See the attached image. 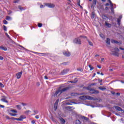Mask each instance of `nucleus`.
Listing matches in <instances>:
<instances>
[{
    "label": "nucleus",
    "mask_w": 124,
    "mask_h": 124,
    "mask_svg": "<svg viewBox=\"0 0 124 124\" xmlns=\"http://www.w3.org/2000/svg\"><path fill=\"white\" fill-rule=\"evenodd\" d=\"M95 15V13H94V12H93L92 13V14H91V19H94Z\"/></svg>",
    "instance_id": "obj_16"
},
{
    "label": "nucleus",
    "mask_w": 124,
    "mask_h": 124,
    "mask_svg": "<svg viewBox=\"0 0 124 124\" xmlns=\"http://www.w3.org/2000/svg\"><path fill=\"white\" fill-rule=\"evenodd\" d=\"M3 28L5 31H7V28H6V26H5V25H3Z\"/></svg>",
    "instance_id": "obj_34"
},
{
    "label": "nucleus",
    "mask_w": 124,
    "mask_h": 124,
    "mask_svg": "<svg viewBox=\"0 0 124 124\" xmlns=\"http://www.w3.org/2000/svg\"><path fill=\"white\" fill-rule=\"evenodd\" d=\"M78 71H83V69H82V68L78 69Z\"/></svg>",
    "instance_id": "obj_57"
},
{
    "label": "nucleus",
    "mask_w": 124,
    "mask_h": 124,
    "mask_svg": "<svg viewBox=\"0 0 124 124\" xmlns=\"http://www.w3.org/2000/svg\"><path fill=\"white\" fill-rule=\"evenodd\" d=\"M31 124H35V121L32 120V121H31Z\"/></svg>",
    "instance_id": "obj_55"
},
{
    "label": "nucleus",
    "mask_w": 124,
    "mask_h": 124,
    "mask_svg": "<svg viewBox=\"0 0 124 124\" xmlns=\"http://www.w3.org/2000/svg\"><path fill=\"white\" fill-rule=\"evenodd\" d=\"M34 112L36 114H38V110H34Z\"/></svg>",
    "instance_id": "obj_56"
},
{
    "label": "nucleus",
    "mask_w": 124,
    "mask_h": 124,
    "mask_svg": "<svg viewBox=\"0 0 124 124\" xmlns=\"http://www.w3.org/2000/svg\"><path fill=\"white\" fill-rule=\"evenodd\" d=\"M74 43H76V44H79L80 45L81 43V40L79 38H76L74 40Z\"/></svg>",
    "instance_id": "obj_6"
},
{
    "label": "nucleus",
    "mask_w": 124,
    "mask_h": 124,
    "mask_svg": "<svg viewBox=\"0 0 124 124\" xmlns=\"http://www.w3.org/2000/svg\"><path fill=\"white\" fill-rule=\"evenodd\" d=\"M66 108H67L68 109H72V108H73V107L68 106V107H66Z\"/></svg>",
    "instance_id": "obj_50"
},
{
    "label": "nucleus",
    "mask_w": 124,
    "mask_h": 124,
    "mask_svg": "<svg viewBox=\"0 0 124 124\" xmlns=\"http://www.w3.org/2000/svg\"><path fill=\"white\" fill-rule=\"evenodd\" d=\"M18 9H20L21 11L23 10H25V8H24V7H23L20 5H19L18 6Z\"/></svg>",
    "instance_id": "obj_22"
},
{
    "label": "nucleus",
    "mask_w": 124,
    "mask_h": 124,
    "mask_svg": "<svg viewBox=\"0 0 124 124\" xmlns=\"http://www.w3.org/2000/svg\"><path fill=\"white\" fill-rule=\"evenodd\" d=\"M22 105H23V106H26L27 105L26 103H21Z\"/></svg>",
    "instance_id": "obj_52"
},
{
    "label": "nucleus",
    "mask_w": 124,
    "mask_h": 124,
    "mask_svg": "<svg viewBox=\"0 0 124 124\" xmlns=\"http://www.w3.org/2000/svg\"><path fill=\"white\" fill-rule=\"evenodd\" d=\"M45 5L49 8H54L55 7V4L50 3H45Z\"/></svg>",
    "instance_id": "obj_5"
},
{
    "label": "nucleus",
    "mask_w": 124,
    "mask_h": 124,
    "mask_svg": "<svg viewBox=\"0 0 124 124\" xmlns=\"http://www.w3.org/2000/svg\"><path fill=\"white\" fill-rule=\"evenodd\" d=\"M77 82H78V80H77L76 81H70L69 82L70 83H77Z\"/></svg>",
    "instance_id": "obj_40"
},
{
    "label": "nucleus",
    "mask_w": 124,
    "mask_h": 124,
    "mask_svg": "<svg viewBox=\"0 0 124 124\" xmlns=\"http://www.w3.org/2000/svg\"><path fill=\"white\" fill-rule=\"evenodd\" d=\"M24 119H26V116L24 115H21L19 118H16V120L19 121V122H22Z\"/></svg>",
    "instance_id": "obj_7"
},
{
    "label": "nucleus",
    "mask_w": 124,
    "mask_h": 124,
    "mask_svg": "<svg viewBox=\"0 0 124 124\" xmlns=\"http://www.w3.org/2000/svg\"><path fill=\"white\" fill-rule=\"evenodd\" d=\"M16 118H14V117H12V118H11V120H14V121H15V120H16Z\"/></svg>",
    "instance_id": "obj_54"
},
{
    "label": "nucleus",
    "mask_w": 124,
    "mask_h": 124,
    "mask_svg": "<svg viewBox=\"0 0 124 124\" xmlns=\"http://www.w3.org/2000/svg\"><path fill=\"white\" fill-rule=\"evenodd\" d=\"M1 101H2V102H5L6 103H8V101L6 100V98H2L0 99Z\"/></svg>",
    "instance_id": "obj_12"
},
{
    "label": "nucleus",
    "mask_w": 124,
    "mask_h": 124,
    "mask_svg": "<svg viewBox=\"0 0 124 124\" xmlns=\"http://www.w3.org/2000/svg\"><path fill=\"white\" fill-rule=\"evenodd\" d=\"M3 23L5 25H7V24L8 23L7 21H6V20H4L3 21Z\"/></svg>",
    "instance_id": "obj_41"
},
{
    "label": "nucleus",
    "mask_w": 124,
    "mask_h": 124,
    "mask_svg": "<svg viewBox=\"0 0 124 124\" xmlns=\"http://www.w3.org/2000/svg\"><path fill=\"white\" fill-rule=\"evenodd\" d=\"M11 112H12V113H17V111L16 110V109H12L11 110Z\"/></svg>",
    "instance_id": "obj_33"
},
{
    "label": "nucleus",
    "mask_w": 124,
    "mask_h": 124,
    "mask_svg": "<svg viewBox=\"0 0 124 124\" xmlns=\"http://www.w3.org/2000/svg\"><path fill=\"white\" fill-rule=\"evenodd\" d=\"M68 71H69V69H66L63 70L62 72V75H64V74H66V73H67V72H68Z\"/></svg>",
    "instance_id": "obj_10"
},
{
    "label": "nucleus",
    "mask_w": 124,
    "mask_h": 124,
    "mask_svg": "<svg viewBox=\"0 0 124 124\" xmlns=\"http://www.w3.org/2000/svg\"><path fill=\"white\" fill-rule=\"evenodd\" d=\"M16 107L18 110H21L22 109V107H21V105H16Z\"/></svg>",
    "instance_id": "obj_21"
},
{
    "label": "nucleus",
    "mask_w": 124,
    "mask_h": 124,
    "mask_svg": "<svg viewBox=\"0 0 124 124\" xmlns=\"http://www.w3.org/2000/svg\"><path fill=\"white\" fill-rule=\"evenodd\" d=\"M88 66H89V67H90L91 71L93 70V69H94V67L92 66V65H91V64H89L88 65Z\"/></svg>",
    "instance_id": "obj_27"
},
{
    "label": "nucleus",
    "mask_w": 124,
    "mask_h": 124,
    "mask_svg": "<svg viewBox=\"0 0 124 124\" xmlns=\"http://www.w3.org/2000/svg\"><path fill=\"white\" fill-rule=\"evenodd\" d=\"M0 49L3 50V51H7V48L3 46H0Z\"/></svg>",
    "instance_id": "obj_17"
},
{
    "label": "nucleus",
    "mask_w": 124,
    "mask_h": 124,
    "mask_svg": "<svg viewBox=\"0 0 124 124\" xmlns=\"http://www.w3.org/2000/svg\"><path fill=\"white\" fill-rule=\"evenodd\" d=\"M100 37H101L102 38H104V35L103 34H100Z\"/></svg>",
    "instance_id": "obj_44"
},
{
    "label": "nucleus",
    "mask_w": 124,
    "mask_h": 124,
    "mask_svg": "<svg viewBox=\"0 0 124 124\" xmlns=\"http://www.w3.org/2000/svg\"><path fill=\"white\" fill-rule=\"evenodd\" d=\"M35 119H39V116L38 115H36L35 117Z\"/></svg>",
    "instance_id": "obj_59"
},
{
    "label": "nucleus",
    "mask_w": 124,
    "mask_h": 124,
    "mask_svg": "<svg viewBox=\"0 0 124 124\" xmlns=\"http://www.w3.org/2000/svg\"><path fill=\"white\" fill-rule=\"evenodd\" d=\"M5 118L7 119V120H11V118H9V116H6Z\"/></svg>",
    "instance_id": "obj_46"
},
{
    "label": "nucleus",
    "mask_w": 124,
    "mask_h": 124,
    "mask_svg": "<svg viewBox=\"0 0 124 124\" xmlns=\"http://www.w3.org/2000/svg\"><path fill=\"white\" fill-rule=\"evenodd\" d=\"M80 99L84 100L86 99H88L89 100H97V98L92 97L91 96H82L80 97Z\"/></svg>",
    "instance_id": "obj_2"
},
{
    "label": "nucleus",
    "mask_w": 124,
    "mask_h": 124,
    "mask_svg": "<svg viewBox=\"0 0 124 124\" xmlns=\"http://www.w3.org/2000/svg\"><path fill=\"white\" fill-rule=\"evenodd\" d=\"M97 67H98V68H101V66H100L99 65H97Z\"/></svg>",
    "instance_id": "obj_62"
},
{
    "label": "nucleus",
    "mask_w": 124,
    "mask_h": 124,
    "mask_svg": "<svg viewBox=\"0 0 124 124\" xmlns=\"http://www.w3.org/2000/svg\"><path fill=\"white\" fill-rule=\"evenodd\" d=\"M36 86H37V87H39V86H40V83L38 82H37Z\"/></svg>",
    "instance_id": "obj_49"
},
{
    "label": "nucleus",
    "mask_w": 124,
    "mask_h": 124,
    "mask_svg": "<svg viewBox=\"0 0 124 124\" xmlns=\"http://www.w3.org/2000/svg\"><path fill=\"white\" fill-rule=\"evenodd\" d=\"M0 60L2 61V60H3V58L2 56H0Z\"/></svg>",
    "instance_id": "obj_61"
},
{
    "label": "nucleus",
    "mask_w": 124,
    "mask_h": 124,
    "mask_svg": "<svg viewBox=\"0 0 124 124\" xmlns=\"http://www.w3.org/2000/svg\"><path fill=\"white\" fill-rule=\"evenodd\" d=\"M10 115H11L13 117L17 116V114H16V113H10Z\"/></svg>",
    "instance_id": "obj_38"
},
{
    "label": "nucleus",
    "mask_w": 124,
    "mask_h": 124,
    "mask_svg": "<svg viewBox=\"0 0 124 124\" xmlns=\"http://www.w3.org/2000/svg\"><path fill=\"white\" fill-rule=\"evenodd\" d=\"M87 90L88 91H90L89 92L90 93H92L94 94H97V93H99V91H98V90H95L91 88H87Z\"/></svg>",
    "instance_id": "obj_4"
},
{
    "label": "nucleus",
    "mask_w": 124,
    "mask_h": 124,
    "mask_svg": "<svg viewBox=\"0 0 124 124\" xmlns=\"http://www.w3.org/2000/svg\"><path fill=\"white\" fill-rule=\"evenodd\" d=\"M87 41H88L89 45H90V46H93V42L89 40L88 39H87Z\"/></svg>",
    "instance_id": "obj_18"
},
{
    "label": "nucleus",
    "mask_w": 124,
    "mask_h": 124,
    "mask_svg": "<svg viewBox=\"0 0 124 124\" xmlns=\"http://www.w3.org/2000/svg\"><path fill=\"white\" fill-rule=\"evenodd\" d=\"M63 55H64L65 57H70L71 54L69 51H63Z\"/></svg>",
    "instance_id": "obj_8"
},
{
    "label": "nucleus",
    "mask_w": 124,
    "mask_h": 124,
    "mask_svg": "<svg viewBox=\"0 0 124 124\" xmlns=\"http://www.w3.org/2000/svg\"><path fill=\"white\" fill-rule=\"evenodd\" d=\"M105 25L106 27H107L108 28H111V27H112V25H111V24L108 23L107 21L105 22Z\"/></svg>",
    "instance_id": "obj_14"
},
{
    "label": "nucleus",
    "mask_w": 124,
    "mask_h": 124,
    "mask_svg": "<svg viewBox=\"0 0 124 124\" xmlns=\"http://www.w3.org/2000/svg\"><path fill=\"white\" fill-rule=\"evenodd\" d=\"M114 108L118 110V111H122V108L120 107H118L117 106H114Z\"/></svg>",
    "instance_id": "obj_15"
},
{
    "label": "nucleus",
    "mask_w": 124,
    "mask_h": 124,
    "mask_svg": "<svg viewBox=\"0 0 124 124\" xmlns=\"http://www.w3.org/2000/svg\"><path fill=\"white\" fill-rule=\"evenodd\" d=\"M0 87H1L2 88H3V84H2L0 82Z\"/></svg>",
    "instance_id": "obj_60"
},
{
    "label": "nucleus",
    "mask_w": 124,
    "mask_h": 124,
    "mask_svg": "<svg viewBox=\"0 0 124 124\" xmlns=\"http://www.w3.org/2000/svg\"><path fill=\"white\" fill-rule=\"evenodd\" d=\"M81 119L82 120H84V121H89V118L85 116H82Z\"/></svg>",
    "instance_id": "obj_19"
},
{
    "label": "nucleus",
    "mask_w": 124,
    "mask_h": 124,
    "mask_svg": "<svg viewBox=\"0 0 124 124\" xmlns=\"http://www.w3.org/2000/svg\"><path fill=\"white\" fill-rule=\"evenodd\" d=\"M5 35L9 38V39L12 42H13V41L12 40V39H11V38H10V37L9 36L8 34H7V33H5Z\"/></svg>",
    "instance_id": "obj_20"
},
{
    "label": "nucleus",
    "mask_w": 124,
    "mask_h": 124,
    "mask_svg": "<svg viewBox=\"0 0 124 124\" xmlns=\"http://www.w3.org/2000/svg\"><path fill=\"white\" fill-rule=\"evenodd\" d=\"M111 43H116V44H118V43H119V42H118L115 40H111Z\"/></svg>",
    "instance_id": "obj_23"
},
{
    "label": "nucleus",
    "mask_w": 124,
    "mask_h": 124,
    "mask_svg": "<svg viewBox=\"0 0 124 124\" xmlns=\"http://www.w3.org/2000/svg\"><path fill=\"white\" fill-rule=\"evenodd\" d=\"M122 18H123V16H120L117 19V24L119 26H120V23H121V20H122Z\"/></svg>",
    "instance_id": "obj_11"
},
{
    "label": "nucleus",
    "mask_w": 124,
    "mask_h": 124,
    "mask_svg": "<svg viewBox=\"0 0 124 124\" xmlns=\"http://www.w3.org/2000/svg\"><path fill=\"white\" fill-rule=\"evenodd\" d=\"M44 78H45V79H48V77H47L46 76H45L44 77Z\"/></svg>",
    "instance_id": "obj_63"
},
{
    "label": "nucleus",
    "mask_w": 124,
    "mask_h": 124,
    "mask_svg": "<svg viewBox=\"0 0 124 124\" xmlns=\"http://www.w3.org/2000/svg\"><path fill=\"white\" fill-rule=\"evenodd\" d=\"M31 112V111L30 110H26V111H25V114H26V115H28L29 113Z\"/></svg>",
    "instance_id": "obj_36"
},
{
    "label": "nucleus",
    "mask_w": 124,
    "mask_h": 124,
    "mask_svg": "<svg viewBox=\"0 0 124 124\" xmlns=\"http://www.w3.org/2000/svg\"><path fill=\"white\" fill-rule=\"evenodd\" d=\"M67 63H68V62H65L62 63V64H63V65H66V64H67Z\"/></svg>",
    "instance_id": "obj_51"
},
{
    "label": "nucleus",
    "mask_w": 124,
    "mask_h": 124,
    "mask_svg": "<svg viewBox=\"0 0 124 124\" xmlns=\"http://www.w3.org/2000/svg\"><path fill=\"white\" fill-rule=\"evenodd\" d=\"M60 121L61 122V124H65V120L63 118H62V117L60 118Z\"/></svg>",
    "instance_id": "obj_13"
},
{
    "label": "nucleus",
    "mask_w": 124,
    "mask_h": 124,
    "mask_svg": "<svg viewBox=\"0 0 124 124\" xmlns=\"http://www.w3.org/2000/svg\"><path fill=\"white\" fill-rule=\"evenodd\" d=\"M96 0H93V4L94 6H95V5H96Z\"/></svg>",
    "instance_id": "obj_28"
},
{
    "label": "nucleus",
    "mask_w": 124,
    "mask_h": 124,
    "mask_svg": "<svg viewBox=\"0 0 124 124\" xmlns=\"http://www.w3.org/2000/svg\"><path fill=\"white\" fill-rule=\"evenodd\" d=\"M106 43H107V44L110 45V39H109L108 38H107Z\"/></svg>",
    "instance_id": "obj_24"
},
{
    "label": "nucleus",
    "mask_w": 124,
    "mask_h": 124,
    "mask_svg": "<svg viewBox=\"0 0 124 124\" xmlns=\"http://www.w3.org/2000/svg\"><path fill=\"white\" fill-rule=\"evenodd\" d=\"M96 85V83H92V84H91V86H94V85Z\"/></svg>",
    "instance_id": "obj_53"
},
{
    "label": "nucleus",
    "mask_w": 124,
    "mask_h": 124,
    "mask_svg": "<svg viewBox=\"0 0 124 124\" xmlns=\"http://www.w3.org/2000/svg\"><path fill=\"white\" fill-rule=\"evenodd\" d=\"M43 7H44V6H43V5L41 4L40 5V8H43Z\"/></svg>",
    "instance_id": "obj_64"
},
{
    "label": "nucleus",
    "mask_w": 124,
    "mask_h": 124,
    "mask_svg": "<svg viewBox=\"0 0 124 124\" xmlns=\"http://www.w3.org/2000/svg\"><path fill=\"white\" fill-rule=\"evenodd\" d=\"M12 13V11H8V14L9 15Z\"/></svg>",
    "instance_id": "obj_47"
},
{
    "label": "nucleus",
    "mask_w": 124,
    "mask_h": 124,
    "mask_svg": "<svg viewBox=\"0 0 124 124\" xmlns=\"http://www.w3.org/2000/svg\"><path fill=\"white\" fill-rule=\"evenodd\" d=\"M22 74H23V72L21 71L20 72H18L16 74V76L17 79H20L21 78V77L22 76Z\"/></svg>",
    "instance_id": "obj_9"
},
{
    "label": "nucleus",
    "mask_w": 124,
    "mask_h": 124,
    "mask_svg": "<svg viewBox=\"0 0 124 124\" xmlns=\"http://www.w3.org/2000/svg\"><path fill=\"white\" fill-rule=\"evenodd\" d=\"M91 8H92V9H93L94 8V5H93V4H92L91 5Z\"/></svg>",
    "instance_id": "obj_45"
},
{
    "label": "nucleus",
    "mask_w": 124,
    "mask_h": 124,
    "mask_svg": "<svg viewBox=\"0 0 124 124\" xmlns=\"http://www.w3.org/2000/svg\"><path fill=\"white\" fill-rule=\"evenodd\" d=\"M76 124H81V121H80L79 120H77L76 121Z\"/></svg>",
    "instance_id": "obj_29"
},
{
    "label": "nucleus",
    "mask_w": 124,
    "mask_h": 124,
    "mask_svg": "<svg viewBox=\"0 0 124 124\" xmlns=\"http://www.w3.org/2000/svg\"><path fill=\"white\" fill-rule=\"evenodd\" d=\"M80 37H82L83 38H86V40H87V39H88V38H87V37L86 36L80 35Z\"/></svg>",
    "instance_id": "obj_42"
},
{
    "label": "nucleus",
    "mask_w": 124,
    "mask_h": 124,
    "mask_svg": "<svg viewBox=\"0 0 124 124\" xmlns=\"http://www.w3.org/2000/svg\"><path fill=\"white\" fill-rule=\"evenodd\" d=\"M54 109L55 111L57 110V109H58V105L54 104Z\"/></svg>",
    "instance_id": "obj_25"
},
{
    "label": "nucleus",
    "mask_w": 124,
    "mask_h": 124,
    "mask_svg": "<svg viewBox=\"0 0 124 124\" xmlns=\"http://www.w3.org/2000/svg\"><path fill=\"white\" fill-rule=\"evenodd\" d=\"M12 18L11 16H6V20H7L8 21H9L10 20H11Z\"/></svg>",
    "instance_id": "obj_30"
},
{
    "label": "nucleus",
    "mask_w": 124,
    "mask_h": 124,
    "mask_svg": "<svg viewBox=\"0 0 124 124\" xmlns=\"http://www.w3.org/2000/svg\"><path fill=\"white\" fill-rule=\"evenodd\" d=\"M34 54H40L41 55H48V53H41L35 52H34Z\"/></svg>",
    "instance_id": "obj_31"
},
{
    "label": "nucleus",
    "mask_w": 124,
    "mask_h": 124,
    "mask_svg": "<svg viewBox=\"0 0 124 124\" xmlns=\"http://www.w3.org/2000/svg\"><path fill=\"white\" fill-rule=\"evenodd\" d=\"M77 0V4L78 6H80L81 8H83V7L80 5V0Z\"/></svg>",
    "instance_id": "obj_26"
},
{
    "label": "nucleus",
    "mask_w": 124,
    "mask_h": 124,
    "mask_svg": "<svg viewBox=\"0 0 124 124\" xmlns=\"http://www.w3.org/2000/svg\"><path fill=\"white\" fill-rule=\"evenodd\" d=\"M108 2H109L110 4V6L111 7H113V3H112V2L111 1V0H108Z\"/></svg>",
    "instance_id": "obj_37"
},
{
    "label": "nucleus",
    "mask_w": 124,
    "mask_h": 124,
    "mask_svg": "<svg viewBox=\"0 0 124 124\" xmlns=\"http://www.w3.org/2000/svg\"><path fill=\"white\" fill-rule=\"evenodd\" d=\"M112 54L113 56H116V57H119V52H120V49L118 47H113L111 49Z\"/></svg>",
    "instance_id": "obj_3"
},
{
    "label": "nucleus",
    "mask_w": 124,
    "mask_h": 124,
    "mask_svg": "<svg viewBox=\"0 0 124 124\" xmlns=\"http://www.w3.org/2000/svg\"><path fill=\"white\" fill-rule=\"evenodd\" d=\"M99 89L101 90V91H105V90H106V88L99 87Z\"/></svg>",
    "instance_id": "obj_32"
},
{
    "label": "nucleus",
    "mask_w": 124,
    "mask_h": 124,
    "mask_svg": "<svg viewBox=\"0 0 124 124\" xmlns=\"http://www.w3.org/2000/svg\"><path fill=\"white\" fill-rule=\"evenodd\" d=\"M38 27L39 28H41V27H42V23H38Z\"/></svg>",
    "instance_id": "obj_39"
},
{
    "label": "nucleus",
    "mask_w": 124,
    "mask_h": 124,
    "mask_svg": "<svg viewBox=\"0 0 124 124\" xmlns=\"http://www.w3.org/2000/svg\"><path fill=\"white\" fill-rule=\"evenodd\" d=\"M59 104V99L57 100L55 102V103H54V104H56V105H58V104Z\"/></svg>",
    "instance_id": "obj_43"
},
{
    "label": "nucleus",
    "mask_w": 124,
    "mask_h": 124,
    "mask_svg": "<svg viewBox=\"0 0 124 124\" xmlns=\"http://www.w3.org/2000/svg\"><path fill=\"white\" fill-rule=\"evenodd\" d=\"M0 108H4V106L0 105Z\"/></svg>",
    "instance_id": "obj_58"
},
{
    "label": "nucleus",
    "mask_w": 124,
    "mask_h": 124,
    "mask_svg": "<svg viewBox=\"0 0 124 124\" xmlns=\"http://www.w3.org/2000/svg\"><path fill=\"white\" fill-rule=\"evenodd\" d=\"M14 3H18L19 2V0H16L14 1Z\"/></svg>",
    "instance_id": "obj_48"
},
{
    "label": "nucleus",
    "mask_w": 124,
    "mask_h": 124,
    "mask_svg": "<svg viewBox=\"0 0 124 124\" xmlns=\"http://www.w3.org/2000/svg\"><path fill=\"white\" fill-rule=\"evenodd\" d=\"M69 89H71V87L68 86L64 88L63 85H61L59 88V89L56 91L55 93H54V96H57V95H61L62 93H64V92H67L69 90Z\"/></svg>",
    "instance_id": "obj_1"
},
{
    "label": "nucleus",
    "mask_w": 124,
    "mask_h": 124,
    "mask_svg": "<svg viewBox=\"0 0 124 124\" xmlns=\"http://www.w3.org/2000/svg\"><path fill=\"white\" fill-rule=\"evenodd\" d=\"M110 10L111 12L114 14V5H113V7H111Z\"/></svg>",
    "instance_id": "obj_35"
}]
</instances>
